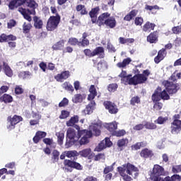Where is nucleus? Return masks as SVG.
Segmentation results:
<instances>
[{"instance_id":"f257e3e1","label":"nucleus","mask_w":181,"mask_h":181,"mask_svg":"<svg viewBox=\"0 0 181 181\" xmlns=\"http://www.w3.org/2000/svg\"><path fill=\"white\" fill-rule=\"evenodd\" d=\"M117 172L120 176L123 177V180L124 181H131L132 180V177L136 179V177L139 176L138 167H136L134 164H131L130 163L117 167Z\"/></svg>"},{"instance_id":"f03ea898","label":"nucleus","mask_w":181,"mask_h":181,"mask_svg":"<svg viewBox=\"0 0 181 181\" xmlns=\"http://www.w3.org/2000/svg\"><path fill=\"white\" fill-rule=\"evenodd\" d=\"M119 77L121 78V81L123 84H141L146 81V77L142 74H139L134 76L133 78H131V75H127V71H122L119 75Z\"/></svg>"},{"instance_id":"7ed1b4c3","label":"nucleus","mask_w":181,"mask_h":181,"mask_svg":"<svg viewBox=\"0 0 181 181\" xmlns=\"http://www.w3.org/2000/svg\"><path fill=\"white\" fill-rule=\"evenodd\" d=\"M151 100L153 103H154L153 109L156 110V111H160V110L163 108V103L160 102V100H163V101L170 100V96L166 91H156L151 95Z\"/></svg>"},{"instance_id":"20e7f679","label":"nucleus","mask_w":181,"mask_h":181,"mask_svg":"<svg viewBox=\"0 0 181 181\" xmlns=\"http://www.w3.org/2000/svg\"><path fill=\"white\" fill-rule=\"evenodd\" d=\"M97 25L98 26H108L110 29H114L117 26V21L115 18L111 16L110 13H102L97 20Z\"/></svg>"},{"instance_id":"39448f33","label":"nucleus","mask_w":181,"mask_h":181,"mask_svg":"<svg viewBox=\"0 0 181 181\" xmlns=\"http://www.w3.org/2000/svg\"><path fill=\"white\" fill-rule=\"evenodd\" d=\"M76 129H78V132L73 128H69L66 131V146H67V148L73 146V145L80 139V134H78L80 126L76 125Z\"/></svg>"},{"instance_id":"423d86ee","label":"nucleus","mask_w":181,"mask_h":181,"mask_svg":"<svg viewBox=\"0 0 181 181\" xmlns=\"http://www.w3.org/2000/svg\"><path fill=\"white\" fill-rule=\"evenodd\" d=\"M173 119L174 120L171 123V134H173V135H177V134H180L181 131L180 115H175Z\"/></svg>"},{"instance_id":"0eeeda50","label":"nucleus","mask_w":181,"mask_h":181,"mask_svg":"<svg viewBox=\"0 0 181 181\" xmlns=\"http://www.w3.org/2000/svg\"><path fill=\"white\" fill-rule=\"evenodd\" d=\"M78 134L80 138H81L79 140L80 145H87L90 142V139H88L93 137V132L87 129L78 130Z\"/></svg>"},{"instance_id":"6e6552de","label":"nucleus","mask_w":181,"mask_h":181,"mask_svg":"<svg viewBox=\"0 0 181 181\" xmlns=\"http://www.w3.org/2000/svg\"><path fill=\"white\" fill-rule=\"evenodd\" d=\"M21 121H23V118L21 116H19L18 115H15L13 117L8 116L7 117V129H8L9 131H12V129H15V127L17 124H19V122H21Z\"/></svg>"},{"instance_id":"1a4fd4ad","label":"nucleus","mask_w":181,"mask_h":181,"mask_svg":"<svg viewBox=\"0 0 181 181\" xmlns=\"http://www.w3.org/2000/svg\"><path fill=\"white\" fill-rule=\"evenodd\" d=\"M60 23V16H51L47 21V30H54Z\"/></svg>"},{"instance_id":"9d476101","label":"nucleus","mask_w":181,"mask_h":181,"mask_svg":"<svg viewBox=\"0 0 181 181\" xmlns=\"http://www.w3.org/2000/svg\"><path fill=\"white\" fill-rule=\"evenodd\" d=\"M64 165L65 168H71V169H76V170H83V165L74 160H64Z\"/></svg>"},{"instance_id":"9b49d317","label":"nucleus","mask_w":181,"mask_h":181,"mask_svg":"<svg viewBox=\"0 0 181 181\" xmlns=\"http://www.w3.org/2000/svg\"><path fill=\"white\" fill-rule=\"evenodd\" d=\"M112 146V141L110 138L106 137L104 140H103L95 148L96 152H101V151L105 149V148H111Z\"/></svg>"},{"instance_id":"f8f14e48","label":"nucleus","mask_w":181,"mask_h":181,"mask_svg":"<svg viewBox=\"0 0 181 181\" xmlns=\"http://www.w3.org/2000/svg\"><path fill=\"white\" fill-rule=\"evenodd\" d=\"M103 105L105 108V110H107L108 112L110 114H117L118 113V107H117V105L115 103L111 102V101H105L103 103Z\"/></svg>"},{"instance_id":"ddd939ff","label":"nucleus","mask_w":181,"mask_h":181,"mask_svg":"<svg viewBox=\"0 0 181 181\" xmlns=\"http://www.w3.org/2000/svg\"><path fill=\"white\" fill-rule=\"evenodd\" d=\"M163 86L165 87V89H163V91H177L180 90V85L179 83H171L168 81H164Z\"/></svg>"},{"instance_id":"4468645a","label":"nucleus","mask_w":181,"mask_h":181,"mask_svg":"<svg viewBox=\"0 0 181 181\" xmlns=\"http://www.w3.org/2000/svg\"><path fill=\"white\" fill-rule=\"evenodd\" d=\"M163 170L164 169L163 168L162 166L159 165H154L153 170L151 174V177L152 178L160 177V176H162V175H163Z\"/></svg>"},{"instance_id":"2eb2a0df","label":"nucleus","mask_w":181,"mask_h":181,"mask_svg":"<svg viewBox=\"0 0 181 181\" xmlns=\"http://www.w3.org/2000/svg\"><path fill=\"white\" fill-rule=\"evenodd\" d=\"M18 12L23 15V16L26 19V21H28V22H30L32 21V17H30L31 13H33V11H30L29 9H25L22 7H19L18 8Z\"/></svg>"},{"instance_id":"dca6fc26","label":"nucleus","mask_w":181,"mask_h":181,"mask_svg":"<svg viewBox=\"0 0 181 181\" xmlns=\"http://www.w3.org/2000/svg\"><path fill=\"white\" fill-rule=\"evenodd\" d=\"M95 107V101H90L86 107L85 110L82 111L85 115H90V114H93V111H94V107Z\"/></svg>"},{"instance_id":"f3484780","label":"nucleus","mask_w":181,"mask_h":181,"mask_svg":"<svg viewBox=\"0 0 181 181\" xmlns=\"http://www.w3.org/2000/svg\"><path fill=\"white\" fill-rule=\"evenodd\" d=\"M140 156L144 158V159L152 158L153 156V151L148 148H145L141 151Z\"/></svg>"},{"instance_id":"a211bd4d","label":"nucleus","mask_w":181,"mask_h":181,"mask_svg":"<svg viewBox=\"0 0 181 181\" xmlns=\"http://www.w3.org/2000/svg\"><path fill=\"white\" fill-rule=\"evenodd\" d=\"M69 77H70V72L69 71H65L61 74H58L57 76H55L54 78L57 80V81L62 83L63 80H67Z\"/></svg>"},{"instance_id":"6ab92c4d","label":"nucleus","mask_w":181,"mask_h":181,"mask_svg":"<svg viewBox=\"0 0 181 181\" xmlns=\"http://www.w3.org/2000/svg\"><path fill=\"white\" fill-rule=\"evenodd\" d=\"M90 129L88 131H91L93 135L95 136H100L101 135V125L98 124H94L92 126H90Z\"/></svg>"},{"instance_id":"aec40b11","label":"nucleus","mask_w":181,"mask_h":181,"mask_svg":"<svg viewBox=\"0 0 181 181\" xmlns=\"http://www.w3.org/2000/svg\"><path fill=\"white\" fill-rule=\"evenodd\" d=\"M46 135H47V133H46V132H42V131L37 132L35 134V136L33 139L34 144H39L40 139H43V138H46Z\"/></svg>"},{"instance_id":"412c9836","label":"nucleus","mask_w":181,"mask_h":181,"mask_svg":"<svg viewBox=\"0 0 181 181\" xmlns=\"http://www.w3.org/2000/svg\"><path fill=\"white\" fill-rule=\"evenodd\" d=\"M98 12H100V7H95L91 9L89 12L90 17L91 18V21L93 23H97V16L98 15Z\"/></svg>"},{"instance_id":"4be33fe9","label":"nucleus","mask_w":181,"mask_h":181,"mask_svg":"<svg viewBox=\"0 0 181 181\" xmlns=\"http://www.w3.org/2000/svg\"><path fill=\"white\" fill-rule=\"evenodd\" d=\"M165 57H166V50L165 49H162L158 52V56L154 58V62L158 64V63H160Z\"/></svg>"},{"instance_id":"5701e85b","label":"nucleus","mask_w":181,"mask_h":181,"mask_svg":"<svg viewBox=\"0 0 181 181\" xmlns=\"http://www.w3.org/2000/svg\"><path fill=\"white\" fill-rule=\"evenodd\" d=\"M87 95L86 94H76L72 98V102L74 104H78V103H83V100H86Z\"/></svg>"},{"instance_id":"b1692460","label":"nucleus","mask_w":181,"mask_h":181,"mask_svg":"<svg viewBox=\"0 0 181 181\" xmlns=\"http://www.w3.org/2000/svg\"><path fill=\"white\" fill-rule=\"evenodd\" d=\"M0 101L4 104H9L13 101V98L11 95L5 93L0 97Z\"/></svg>"},{"instance_id":"393cba45","label":"nucleus","mask_w":181,"mask_h":181,"mask_svg":"<svg viewBox=\"0 0 181 181\" xmlns=\"http://www.w3.org/2000/svg\"><path fill=\"white\" fill-rule=\"evenodd\" d=\"M33 21L35 29H42V28H43V21H42L40 18L35 16L33 18Z\"/></svg>"},{"instance_id":"a878e982","label":"nucleus","mask_w":181,"mask_h":181,"mask_svg":"<svg viewBox=\"0 0 181 181\" xmlns=\"http://www.w3.org/2000/svg\"><path fill=\"white\" fill-rule=\"evenodd\" d=\"M23 2V0H12L9 4L8 7L10 9H15V8L21 6V5H22Z\"/></svg>"},{"instance_id":"bb28decb","label":"nucleus","mask_w":181,"mask_h":181,"mask_svg":"<svg viewBox=\"0 0 181 181\" xmlns=\"http://www.w3.org/2000/svg\"><path fill=\"white\" fill-rule=\"evenodd\" d=\"M147 145L148 144L145 141L137 142L131 146L132 151H139V149H141V148H145Z\"/></svg>"},{"instance_id":"cd10ccee","label":"nucleus","mask_w":181,"mask_h":181,"mask_svg":"<svg viewBox=\"0 0 181 181\" xmlns=\"http://www.w3.org/2000/svg\"><path fill=\"white\" fill-rule=\"evenodd\" d=\"M3 70L4 71L5 74L8 76V77H12V76H13L12 69L6 62H3Z\"/></svg>"},{"instance_id":"c85d7f7f","label":"nucleus","mask_w":181,"mask_h":181,"mask_svg":"<svg viewBox=\"0 0 181 181\" xmlns=\"http://www.w3.org/2000/svg\"><path fill=\"white\" fill-rule=\"evenodd\" d=\"M131 62H132V59H131V58H127L124 59L122 62H118L116 66L119 69H125V67H127L128 64L131 63Z\"/></svg>"},{"instance_id":"c756f323","label":"nucleus","mask_w":181,"mask_h":181,"mask_svg":"<svg viewBox=\"0 0 181 181\" xmlns=\"http://www.w3.org/2000/svg\"><path fill=\"white\" fill-rule=\"evenodd\" d=\"M79 117L78 115L71 117V119L66 122V127H74L78 122Z\"/></svg>"},{"instance_id":"7c9ffc66","label":"nucleus","mask_w":181,"mask_h":181,"mask_svg":"<svg viewBox=\"0 0 181 181\" xmlns=\"http://www.w3.org/2000/svg\"><path fill=\"white\" fill-rule=\"evenodd\" d=\"M106 128L109 130L110 132L114 134V132H115V130L118 129V124H117V122H112L107 124L106 125Z\"/></svg>"},{"instance_id":"2f4dec72","label":"nucleus","mask_w":181,"mask_h":181,"mask_svg":"<svg viewBox=\"0 0 181 181\" xmlns=\"http://www.w3.org/2000/svg\"><path fill=\"white\" fill-rule=\"evenodd\" d=\"M99 54L100 59H104V48L103 47H98L93 50V56Z\"/></svg>"},{"instance_id":"473e14b6","label":"nucleus","mask_w":181,"mask_h":181,"mask_svg":"<svg viewBox=\"0 0 181 181\" xmlns=\"http://www.w3.org/2000/svg\"><path fill=\"white\" fill-rule=\"evenodd\" d=\"M155 29V24L150 23V22H146L144 25H143V31L144 32H151V30H153Z\"/></svg>"},{"instance_id":"72a5a7b5","label":"nucleus","mask_w":181,"mask_h":181,"mask_svg":"<svg viewBox=\"0 0 181 181\" xmlns=\"http://www.w3.org/2000/svg\"><path fill=\"white\" fill-rule=\"evenodd\" d=\"M147 41L150 43H156L158 42V35L156 33H152L147 37Z\"/></svg>"},{"instance_id":"f704fd0d","label":"nucleus","mask_w":181,"mask_h":181,"mask_svg":"<svg viewBox=\"0 0 181 181\" xmlns=\"http://www.w3.org/2000/svg\"><path fill=\"white\" fill-rule=\"evenodd\" d=\"M56 136H57V142L59 145H63V141L64 140V132H63V131L57 132Z\"/></svg>"},{"instance_id":"c9c22d12","label":"nucleus","mask_w":181,"mask_h":181,"mask_svg":"<svg viewBox=\"0 0 181 181\" xmlns=\"http://www.w3.org/2000/svg\"><path fill=\"white\" fill-rule=\"evenodd\" d=\"M137 13L138 11L136 10H133L124 18V20L127 21H132L133 18L136 16Z\"/></svg>"},{"instance_id":"e433bc0d","label":"nucleus","mask_w":181,"mask_h":181,"mask_svg":"<svg viewBox=\"0 0 181 181\" xmlns=\"http://www.w3.org/2000/svg\"><path fill=\"white\" fill-rule=\"evenodd\" d=\"M64 47V41L61 40L52 46L53 50H62Z\"/></svg>"},{"instance_id":"4c0bfd02","label":"nucleus","mask_w":181,"mask_h":181,"mask_svg":"<svg viewBox=\"0 0 181 181\" xmlns=\"http://www.w3.org/2000/svg\"><path fill=\"white\" fill-rule=\"evenodd\" d=\"M106 69H108V64H107V62L104 60H101L98 64V70H106Z\"/></svg>"},{"instance_id":"58836bf2","label":"nucleus","mask_w":181,"mask_h":181,"mask_svg":"<svg viewBox=\"0 0 181 181\" xmlns=\"http://www.w3.org/2000/svg\"><path fill=\"white\" fill-rule=\"evenodd\" d=\"M128 139H121L117 141V146L119 148H122L124 146H127L128 145Z\"/></svg>"},{"instance_id":"ea45409f","label":"nucleus","mask_w":181,"mask_h":181,"mask_svg":"<svg viewBox=\"0 0 181 181\" xmlns=\"http://www.w3.org/2000/svg\"><path fill=\"white\" fill-rule=\"evenodd\" d=\"M59 156H60V153L57 150H54L52 152V162L53 163H56V162H59Z\"/></svg>"},{"instance_id":"a19ab883","label":"nucleus","mask_w":181,"mask_h":181,"mask_svg":"<svg viewBox=\"0 0 181 181\" xmlns=\"http://www.w3.org/2000/svg\"><path fill=\"white\" fill-rule=\"evenodd\" d=\"M91 153V148H85L79 152V155L83 158H87Z\"/></svg>"},{"instance_id":"79ce46f5","label":"nucleus","mask_w":181,"mask_h":181,"mask_svg":"<svg viewBox=\"0 0 181 181\" xmlns=\"http://www.w3.org/2000/svg\"><path fill=\"white\" fill-rule=\"evenodd\" d=\"M66 158H76V156H78V153L77 151H65Z\"/></svg>"},{"instance_id":"37998d69","label":"nucleus","mask_w":181,"mask_h":181,"mask_svg":"<svg viewBox=\"0 0 181 181\" xmlns=\"http://www.w3.org/2000/svg\"><path fill=\"white\" fill-rule=\"evenodd\" d=\"M30 29H32V24L30 23H24L23 25V33H29L30 31Z\"/></svg>"},{"instance_id":"c03bdc74","label":"nucleus","mask_w":181,"mask_h":181,"mask_svg":"<svg viewBox=\"0 0 181 181\" xmlns=\"http://www.w3.org/2000/svg\"><path fill=\"white\" fill-rule=\"evenodd\" d=\"M76 11L81 12V15H86L87 10H86V6L83 5H78L76 6Z\"/></svg>"},{"instance_id":"a18cd8bd","label":"nucleus","mask_w":181,"mask_h":181,"mask_svg":"<svg viewBox=\"0 0 181 181\" xmlns=\"http://www.w3.org/2000/svg\"><path fill=\"white\" fill-rule=\"evenodd\" d=\"M70 117V112L67 110H62L61 115H59V119H66Z\"/></svg>"},{"instance_id":"49530a36","label":"nucleus","mask_w":181,"mask_h":181,"mask_svg":"<svg viewBox=\"0 0 181 181\" xmlns=\"http://www.w3.org/2000/svg\"><path fill=\"white\" fill-rule=\"evenodd\" d=\"M125 134H127V132H125V130L124 129H122L118 131L115 130V132H113V133H112V135L113 136H124Z\"/></svg>"},{"instance_id":"de8ad7c7","label":"nucleus","mask_w":181,"mask_h":181,"mask_svg":"<svg viewBox=\"0 0 181 181\" xmlns=\"http://www.w3.org/2000/svg\"><path fill=\"white\" fill-rule=\"evenodd\" d=\"M144 127L146 129H156L157 126L155 123H151L149 122H146L144 124Z\"/></svg>"},{"instance_id":"09e8293b","label":"nucleus","mask_w":181,"mask_h":181,"mask_svg":"<svg viewBox=\"0 0 181 181\" xmlns=\"http://www.w3.org/2000/svg\"><path fill=\"white\" fill-rule=\"evenodd\" d=\"M141 103V98L139 96H134L130 100L131 105H135V104H140Z\"/></svg>"},{"instance_id":"8fccbe9b","label":"nucleus","mask_w":181,"mask_h":181,"mask_svg":"<svg viewBox=\"0 0 181 181\" xmlns=\"http://www.w3.org/2000/svg\"><path fill=\"white\" fill-rule=\"evenodd\" d=\"M26 2L29 8L35 9V8L37 7V4H36V1H35V0H27Z\"/></svg>"},{"instance_id":"3c124183","label":"nucleus","mask_w":181,"mask_h":181,"mask_svg":"<svg viewBox=\"0 0 181 181\" xmlns=\"http://www.w3.org/2000/svg\"><path fill=\"white\" fill-rule=\"evenodd\" d=\"M62 88L66 91H71L73 90V86L69 82H65L62 84Z\"/></svg>"},{"instance_id":"603ef678","label":"nucleus","mask_w":181,"mask_h":181,"mask_svg":"<svg viewBox=\"0 0 181 181\" xmlns=\"http://www.w3.org/2000/svg\"><path fill=\"white\" fill-rule=\"evenodd\" d=\"M168 121V117H163L162 116H160L158 117L156 122H157L159 125H162V124H165Z\"/></svg>"},{"instance_id":"864d4df0","label":"nucleus","mask_w":181,"mask_h":181,"mask_svg":"<svg viewBox=\"0 0 181 181\" xmlns=\"http://www.w3.org/2000/svg\"><path fill=\"white\" fill-rule=\"evenodd\" d=\"M97 97V91H90V93L88 95V101H94V98Z\"/></svg>"},{"instance_id":"5fc2aeb1","label":"nucleus","mask_w":181,"mask_h":181,"mask_svg":"<svg viewBox=\"0 0 181 181\" xmlns=\"http://www.w3.org/2000/svg\"><path fill=\"white\" fill-rule=\"evenodd\" d=\"M114 170V165H112L110 166H106L103 170V174L107 175V173H110V172H112Z\"/></svg>"},{"instance_id":"6e6d98bb","label":"nucleus","mask_w":181,"mask_h":181,"mask_svg":"<svg viewBox=\"0 0 181 181\" xmlns=\"http://www.w3.org/2000/svg\"><path fill=\"white\" fill-rule=\"evenodd\" d=\"M176 77H177V78H181V72L177 73V71H175L172 74L170 78H171V80H173V81H176Z\"/></svg>"},{"instance_id":"4d7b16f0","label":"nucleus","mask_w":181,"mask_h":181,"mask_svg":"<svg viewBox=\"0 0 181 181\" xmlns=\"http://www.w3.org/2000/svg\"><path fill=\"white\" fill-rule=\"evenodd\" d=\"M90 45V41L87 39H82L81 41H79L78 46H82L83 47H86V46H88Z\"/></svg>"},{"instance_id":"13d9d810","label":"nucleus","mask_w":181,"mask_h":181,"mask_svg":"<svg viewBox=\"0 0 181 181\" xmlns=\"http://www.w3.org/2000/svg\"><path fill=\"white\" fill-rule=\"evenodd\" d=\"M66 105H69V99L64 98L63 100L59 103V107H66Z\"/></svg>"},{"instance_id":"bf43d9fd","label":"nucleus","mask_w":181,"mask_h":181,"mask_svg":"<svg viewBox=\"0 0 181 181\" xmlns=\"http://www.w3.org/2000/svg\"><path fill=\"white\" fill-rule=\"evenodd\" d=\"M83 52L88 57H94V51H91L90 49H84Z\"/></svg>"},{"instance_id":"052dcab7","label":"nucleus","mask_w":181,"mask_h":181,"mask_svg":"<svg viewBox=\"0 0 181 181\" xmlns=\"http://www.w3.org/2000/svg\"><path fill=\"white\" fill-rule=\"evenodd\" d=\"M134 23L136 26H141L144 23V18L142 17H136Z\"/></svg>"},{"instance_id":"680f3d73","label":"nucleus","mask_w":181,"mask_h":181,"mask_svg":"<svg viewBox=\"0 0 181 181\" xmlns=\"http://www.w3.org/2000/svg\"><path fill=\"white\" fill-rule=\"evenodd\" d=\"M69 45H71L72 46H76V45H78V43H80V41H78V40H77V38H70L69 40Z\"/></svg>"},{"instance_id":"e2e57ef3","label":"nucleus","mask_w":181,"mask_h":181,"mask_svg":"<svg viewBox=\"0 0 181 181\" xmlns=\"http://www.w3.org/2000/svg\"><path fill=\"white\" fill-rule=\"evenodd\" d=\"M101 159H105V154L100 153L96 155L94 158V160L98 161V160H101Z\"/></svg>"},{"instance_id":"0e129e2a","label":"nucleus","mask_w":181,"mask_h":181,"mask_svg":"<svg viewBox=\"0 0 181 181\" xmlns=\"http://www.w3.org/2000/svg\"><path fill=\"white\" fill-rule=\"evenodd\" d=\"M172 31L175 35H179V33H181V25L173 28Z\"/></svg>"},{"instance_id":"69168bd1","label":"nucleus","mask_w":181,"mask_h":181,"mask_svg":"<svg viewBox=\"0 0 181 181\" xmlns=\"http://www.w3.org/2000/svg\"><path fill=\"white\" fill-rule=\"evenodd\" d=\"M173 173H180L181 172V165H175L173 167Z\"/></svg>"},{"instance_id":"338daca9","label":"nucleus","mask_w":181,"mask_h":181,"mask_svg":"<svg viewBox=\"0 0 181 181\" xmlns=\"http://www.w3.org/2000/svg\"><path fill=\"white\" fill-rule=\"evenodd\" d=\"M42 142H44V144H45L46 145L50 146L53 144V139L45 138L43 139Z\"/></svg>"},{"instance_id":"774afa93","label":"nucleus","mask_w":181,"mask_h":181,"mask_svg":"<svg viewBox=\"0 0 181 181\" xmlns=\"http://www.w3.org/2000/svg\"><path fill=\"white\" fill-rule=\"evenodd\" d=\"M170 180L171 181H180V175H173L170 177Z\"/></svg>"}]
</instances>
